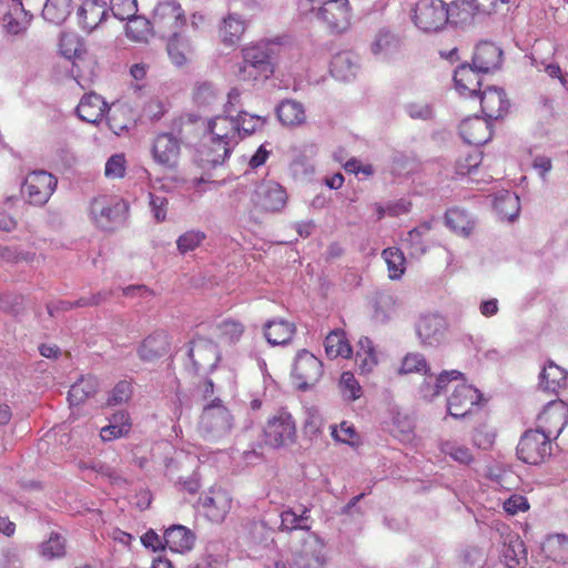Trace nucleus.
<instances>
[{
	"label": "nucleus",
	"instance_id": "nucleus-35",
	"mask_svg": "<svg viewBox=\"0 0 568 568\" xmlns=\"http://www.w3.org/2000/svg\"><path fill=\"white\" fill-rule=\"evenodd\" d=\"M278 120L287 126H296L304 123L306 115L303 105L294 100H285L277 106Z\"/></svg>",
	"mask_w": 568,
	"mask_h": 568
},
{
	"label": "nucleus",
	"instance_id": "nucleus-38",
	"mask_svg": "<svg viewBox=\"0 0 568 568\" xmlns=\"http://www.w3.org/2000/svg\"><path fill=\"white\" fill-rule=\"evenodd\" d=\"M382 257L387 265L388 277L399 280L406 271V257L403 251L398 247H387L383 250Z\"/></svg>",
	"mask_w": 568,
	"mask_h": 568
},
{
	"label": "nucleus",
	"instance_id": "nucleus-14",
	"mask_svg": "<svg viewBox=\"0 0 568 568\" xmlns=\"http://www.w3.org/2000/svg\"><path fill=\"white\" fill-rule=\"evenodd\" d=\"M172 349V336L163 328L154 329L145 336L136 348V354L142 362H155L170 354Z\"/></svg>",
	"mask_w": 568,
	"mask_h": 568
},
{
	"label": "nucleus",
	"instance_id": "nucleus-3",
	"mask_svg": "<svg viewBox=\"0 0 568 568\" xmlns=\"http://www.w3.org/2000/svg\"><path fill=\"white\" fill-rule=\"evenodd\" d=\"M296 437V420L284 407L271 414L262 428L263 443L272 448L286 447L295 443Z\"/></svg>",
	"mask_w": 568,
	"mask_h": 568
},
{
	"label": "nucleus",
	"instance_id": "nucleus-56",
	"mask_svg": "<svg viewBox=\"0 0 568 568\" xmlns=\"http://www.w3.org/2000/svg\"><path fill=\"white\" fill-rule=\"evenodd\" d=\"M65 554L64 539L58 535H52L42 544L41 555L47 559L60 558Z\"/></svg>",
	"mask_w": 568,
	"mask_h": 568
},
{
	"label": "nucleus",
	"instance_id": "nucleus-2",
	"mask_svg": "<svg viewBox=\"0 0 568 568\" xmlns=\"http://www.w3.org/2000/svg\"><path fill=\"white\" fill-rule=\"evenodd\" d=\"M275 71L271 50L266 44L256 43L242 49V62L235 72L239 81L254 83L270 79Z\"/></svg>",
	"mask_w": 568,
	"mask_h": 568
},
{
	"label": "nucleus",
	"instance_id": "nucleus-20",
	"mask_svg": "<svg viewBox=\"0 0 568 568\" xmlns=\"http://www.w3.org/2000/svg\"><path fill=\"white\" fill-rule=\"evenodd\" d=\"M503 63V51L490 41H481L476 45L473 65L481 73L497 70Z\"/></svg>",
	"mask_w": 568,
	"mask_h": 568
},
{
	"label": "nucleus",
	"instance_id": "nucleus-17",
	"mask_svg": "<svg viewBox=\"0 0 568 568\" xmlns=\"http://www.w3.org/2000/svg\"><path fill=\"white\" fill-rule=\"evenodd\" d=\"M481 112L487 119L498 120L504 118L510 109V100L500 87H487L479 91L478 94Z\"/></svg>",
	"mask_w": 568,
	"mask_h": 568
},
{
	"label": "nucleus",
	"instance_id": "nucleus-5",
	"mask_svg": "<svg viewBox=\"0 0 568 568\" xmlns=\"http://www.w3.org/2000/svg\"><path fill=\"white\" fill-rule=\"evenodd\" d=\"M186 23L184 10L181 4L174 0L160 2L154 10L153 28L162 38L168 40L172 37L182 34V29Z\"/></svg>",
	"mask_w": 568,
	"mask_h": 568
},
{
	"label": "nucleus",
	"instance_id": "nucleus-48",
	"mask_svg": "<svg viewBox=\"0 0 568 568\" xmlns=\"http://www.w3.org/2000/svg\"><path fill=\"white\" fill-rule=\"evenodd\" d=\"M331 435L336 442L347 444L352 447L358 446L361 444V437L355 427L353 424L346 420L342 422L338 426H332Z\"/></svg>",
	"mask_w": 568,
	"mask_h": 568
},
{
	"label": "nucleus",
	"instance_id": "nucleus-16",
	"mask_svg": "<svg viewBox=\"0 0 568 568\" xmlns=\"http://www.w3.org/2000/svg\"><path fill=\"white\" fill-rule=\"evenodd\" d=\"M568 423V407L562 400H550L538 415L537 429L547 437H557Z\"/></svg>",
	"mask_w": 568,
	"mask_h": 568
},
{
	"label": "nucleus",
	"instance_id": "nucleus-64",
	"mask_svg": "<svg viewBox=\"0 0 568 568\" xmlns=\"http://www.w3.org/2000/svg\"><path fill=\"white\" fill-rule=\"evenodd\" d=\"M34 253L21 252L16 247L0 245V258L6 262L18 263L21 261L31 262L34 258Z\"/></svg>",
	"mask_w": 568,
	"mask_h": 568
},
{
	"label": "nucleus",
	"instance_id": "nucleus-25",
	"mask_svg": "<svg viewBox=\"0 0 568 568\" xmlns=\"http://www.w3.org/2000/svg\"><path fill=\"white\" fill-rule=\"evenodd\" d=\"M166 51L171 62L176 67H184L195 57V47L184 34L168 40Z\"/></svg>",
	"mask_w": 568,
	"mask_h": 568
},
{
	"label": "nucleus",
	"instance_id": "nucleus-4",
	"mask_svg": "<svg viewBox=\"0 0 568 568\" xmlns=\"http://www.w3.org/2000/svg\"><path fill=\"white\" fill-rule=\"evenodd\" d=\"M287 202L285 189L274 181H263L250 195V214L274 213L281 211Z\"/></svg>",
	"mask_w": 568,
	"mask_h": 568
},
{
	"label": "nucleus",
	"instance_id": "nucleus-43",
	"mask_svg": "<svg viewBox=\"0 0 568 568\" xmlns=\"http://www.w3.org/2000/svg\"><path fill=\"white\" fill-rule=\"evenodd\" d=\"M244 30V21L234 14H230L220 28L221 40L226 45H233L240 41Z\"/></svg>",
	"mask_w": 568,
	"mask_h": 568
},
{
	"label": "nucleus",
	"instance_id": "nucleus-22",
	"mask_svg": "<svg viewBox=\"0 0 568 568\" xmlns=\"http://www.w3.org/2000/svg\"><path fill=\"white\" fill-rule=\"evenodd\" d=\"M479 73V70L469 64H462L455 70L454 82L460 95L473 98L478 94L481 85Z\"/></svg>",
	"mask_w": 568,
	"mask_h": 568
},
{
	"label": "nucleus",
	"instance_id": "nucleus-23",
	"mask_svg": "<svg viewBox=\"0 0 568 568\" xmlns=\"http://www.w3.org/2000/svg\"><path fill=\"white\" fill-rule=\"evenodd\" d=\"M296 333V325L283 318H273L263 326V334L271 345H286Z\"/></svg>",
	"mask_w": 568,
	"mask_h": 568
},
{
	"label": "nucleus",
	"instance_id": "nucleus-18",
	"mask_svg": "<svg viewBox=\"0 0 568 568\" xmlns=\"http://www.w3.org/2000/svg\"><path fill=\"white\" fill-rule=\"evenodd\" d=\"M459 134L466 143L478 146L491 139L493 129L487 119L469 116L462 121Z\"/></svg>",
	"mask_w": 568,
	"mask_h": 568
},
{
	"label": "nucleus",
	"instance_id": "nucleus-24",
	"mask_svg": "<svg viewBox=\"0 0 568 568\" xmlns=\"http://www.w3.org/2000/svg\"><path fill=\"white\" fill-rule=\"evenodd\" d=\"M108 104L104 99L93 92L87 93L77 106V113L82 121L98 123L104 116Z\"/></svg>",
	"mask_w": 568,
	"mask_h": 568
},
{
	"label": "nucleus",
	"instance_id": "nucleus-52",
	"mask_svg": "<svg viewBox=\"0 0 568 568\" xmlns=\"http://www.w3.org/2000/svg\"><path fill=\"white\" fill-rule=\"evenodd\" d=\"M356 364L358 365L362 373H371L377 365V357L374 348L369 345L361 343V348L356 353Z\"/></svg>",
	"mask_w": 568,
	"mask_h": 568
},
{
	"label": "nucleus",
	"instance_id": "nucleus-19",
	"mask_svg": "<svg viewBox=\"0 0 568 568\" xmlns=\"http://www.w3.org/2000/svg\"><path fill=\"white\" fill-rule=\"evenodd\" d=\"M446 320L437 314H427L420 316L416 324V333L424 344H439L446 333Z\"/></svg>",
	"mask_w": 568,
	"mask_h": 568
},
{
	"label": "nucleus",
	"instance_id": "nucleus-50",
	"mask_svg": "<svg viewBox=\"0 0 568 568\" xmlns=\"http://www.w3.org/2000/svg\"><path fill=\"white\" fill-rule=\"evenodd\" d=\"M483 154L477 149H474L471 151L466 152L465 154L459 155L455 163L456 173L459 175H467L471 173L473 170L479 166Z\"/></svg>",
	"mask_w": 568,
	"mask_h": 568
},
{
	"label": "nucleus",
	"instance_id": "nucleus-13",
	"mask_svg": "<svg viewBox=\"0 0 568 568\" xmlns=\"http://www.w3.org/2000/svg\"><path fill=\"white\" fill-rule=\"evenodd\" d=\"M483 399L480 392L467 384L457 385L447 398L448 414L454 418L469 415Z\"/></svg>",
	"mask_w": 568,
	"mask_h": 568
},
{
	"label": "nucleus",
	"instance_id": "nucleus-51",
	"mask_svg": "<svg viewBox=\"0 0 568 568\" xmlns=\"http://www.w3.org/2000/svg\"><path fill=\"white\" fill-rule=\"evenodd\" d=\"M339 388L345 399L354 402L362 396V387L354 374L344 372L339 379Z\"/></svg>",
	"mask_w": 568,
	"mask_h": 568
},
{
	"label": "nucleus",
	"instance_id": "nucleus-41",
	"mask_svg": "<svg viewBox=\"0 0 568 568\" xmlns=\"http://www.w3.org/2000/svg\"><path fill=\"white\" fill-rule=\"evenodd\" d=\"M445 220L449 229L464 236L469 235L474 229V221L469 214L458 207L448 210Z\"/></svg>",
	"mask_w": 568,
	"mask_h": 568
},
{
	"label": "nucleus",
	"instance_id": "nucleus-59",
	"mask_svg": "<svg viewBox=\"0 0 568 568\" xmlns=\"http://www.w3.org/2000/svg\"><path fill=\"white\" fill-rule=\"evenodd\" d=\"M126 170L124 154H114L105 163L104 174L108 179H122Z\"/></svg>",
	"mask_w": 568,
	"mask_h": 568
},
{
	"label": "nucleus",
	"instance_id": "nucleus-62",
	"mask_svg": "<svg viewBox=\"0 0 568 568\" xmlns=\"http://www.w3.org/2000/svg\"><path fill=\"white\" fill-rule=\"evenodd\" d=\"M471 439L478 448L488 449L495 442V433L486 425H481L474 430Z\"/></svg>",
	"mask_w": 568,
	"mask_h": 568
},
{
	"label": "nucleus",
	"instance_id": "nucleus-55",
	"mask_svg": "<svg viewBox=\"0 0 568 568\" xmlns=\"http://www.w3.org/2000/svg\"><path fill=\"white\" fill-rule=\"evenodd\" d=\"M468 7L469 4L465 1H453L449 6L446 4V10L449 14L448 23L455 26L466 23L470 19Z\"/></svg>",
	"mask_w": 568,
	"mask_h": 568
},
{
	"label": "nucleus",
	"instance_id": "nucleus-21",
	"mask_svg": "<svg viewBox=\"0 0 568 568\" xmlns=\"http://www.w3.org/2000/svg\"><path fill=\"white\" fill-rule=\"evenodd\" d=\"M77 17L82 30L90 33L106 17L105 3L98 0H84L77 11Z\"/></svg>",
	"mask_w": 568,
	"mask_h": 568
},
{
	"label": "nucleus",
	"instance_id": "nucleus-28",
	"mask_svg": "<svg viewBox=\"0 0 568 568\" xmlns=\"http://www.w3.org/2000/svg\"><path fill=\"white\" fill-rule=\"evenodd\" d=\"M59 49L64 58L73 60L71 72L75 74V77H79V62L83 61V58L87 54V50L80 39L74 34H62L59 42Z\"/></svg>",
	"mask_w": 568,
	"mask_h": 568
},
{
	"label": "nucleus",
	"instance_id": "nucleus-26",
	"mask_svg": "<svg viewBox=\"0 0 568 568\" xmlns=\"http://www.w3.org/2000/svg\"><path fill=\"white\" fill-rule=\"evenodd\" d=\"M194 539L193 532L181 525L170 527L165 530L163 536L165 548L178 554L191 550L194 545Z\"/></svg>",
	"mask_w": 568,
	"mask_h": 568
},
{
	"label": "nucleus",
	"instance_id": "nucleus-8",
	"mask_svg": "<svg viewBox=\"0 0 568 568\" xmlns=\"http://www.w3.org/2000/svg\"><path fill=\"white\" fill-rule=\"evenodd\" d=\"M197 504L207 520L221 524L232 509L233 498L226 489L213 486L200 496Z\"/></svg>",
	"mask_w": 568,
	"mask_h": 568
},
{
	"label": "nucleus",
	"instance_id": "nucleus-36",
	"mask_svg": "<svg viewBox=\"0 0 568 568\" xmlns=\"http://www.w3.org/2000/svg\"><path fill=\"white\" fill-rule=\"evenodd\" d=\"M231 150V143L212 138L210 144L201 152V160L212 166H216L224 163L230 156Z\"/></svg>",
	"mask_w": 568,
	"mask_h": 568
},
{
	"label": "nucleus",
	"instance_id": "nucleus-44",
	"mask_svg": "<svg viewBox=\"0 0 568 568\" xmlns=\"http://www.w3.org/2000/svg\"><path fill=\"white\" fill-rule=\"evenodd\" d=\"M125 26V34L126 37L135 42H144L148 41L151 36V30L153 23H151L146 18L136 16V13L126 19Z\"/></svg>",
	"mask_w": 568,
	"mask_h": 568
},
{
	"label": "nucleus",
	"instance_id": "nucleus-60",
	"mask_svg": "<svg viewBox=\"0 0 568 568\" xmlns=\"http://www.w3.org/2000/svg\"><path fill=\"white\" fill-rule=\"evenodd\" d=\"M149 197L150 207L155 221L158 223L165 221L169 209V200L166 199V196L150 193Z\"/></svg>",
	"mask_w": 568,
	"mask_h": 568
},
{
	"label": "nucleus",
	"instance_id": "nucleus-61",
	"mask_svg": "<svg viewBox=\"0 0 568 568\" xmlns=\"http://www.w3.org/2000/svg\"><path fill=\"white\" fill-rule=\"evenodd\" d=\"M430 231V225L428 223H424L407 233V237L405 242L408 243L412 247H415L416 252L425 253L426 247L422 241V237Z\"/></svg>",
	"mask_w": 568,
	"mask_h": 568
},
{
	"label": "nucleus",
	"instance_id": "nucleus-6",
	"mask_svg": "<svg viewBox=\"0 0 568 568\" xmlns=\"http://www.w3.org/2000/svg\"><path fill=\"white\" fill-rule=\"evenodd\" d=\"M412 20L424 32L439 31L449 20L446 3L443 0H419L413 8Z\"/></svg>",
	"mask_w": 568,
	"mask_h": 568
},
{
	"label": "nucleus",
	"instance_id": "nucleus-42",
	"mask_svg": "<svg viewBox=\"0 0 568 568\" xmlns=\"http://www.w3.org/2000/svg\"><path fill=\"white\" fill-rule=\"evenodd\" d=\"M116 207L106 197L94 199L91 203V213L95 223L102 229H109L116 215Z\"/></svg>",
	"mask_w": 568,
	"mask_h": 568
},
{
	"label": "nucleus",
	"instance_id": "nucleus-45",
	"mask_svg": "<svg viewBox=\"0 0 568 568\" xmlns=\"http://www.w3.org/2000/svg\"><path fill=\"white\" fill-rule=\"evenodd\" d=\"M503 559L507 568H525L526 554L519 538L509 540L503 549Z\"/></svg>",
	"mask_w": 568,
	"mask_h": 568
},
{
	"label": "nucleus",
	"instance_id": "nucleus-32",
	"mask_svg": "<svg viewBox=\"0 0 568 568\" xmlns=\"http://www.w3.org/2000/svg\"><path fill=\"white\" fill-rule=\"evenodd\" d=\"M98 389V379L94 376H83L70 388L68 399L70 405L78 406L92 397Z\"/></svg>",
	"mask_w": 568,
	"mask_h": 568
},
{
	"label": "nucleus",
	"instance_id": "nucleus-12",
	"mask_svg": "<svg viewBox=\"0 0 568 568\" xmlns=\"http://www.w3.org/2000/svg\"><path fill=\"white\" fill-rule=\"evenodd\" d=\"M317 18L335 33H342L351 27L352 7L348 0H327L317 11Z\"/></svg>",
	"mask_w": 568,
	"mask_h": 568
},
{
	"label": "nucleus",
	"instance_id": "nucleus-7",
	"mask_svg": "<svg viewBox=\"0 0 568 568\" xmlns=\"http://www.w3.org/2000/svg\"><path fill=\"white\" fill-rule=\"evenodd\" d=\"M232 427L233 416L220 399H214L204 407L199 422V429L203 436L217 439L229 434Z\"/></svg>",
	"mask_w": 568,
	"mask_h": 568
},
{
	"label": "nucleus",
	"instance_id": "nucleus-29",
	"mask_svg": "<svg viewBox=\"0 0 568 568\" xmlns=\"http://www.w3.org/2000/svg\"><path fill=\"white\" fill-rule=\"evenodd\" d=\"M106 122L115 135H121L128 132L134 123L132 110L125 104H112L109 108Z\"/></svg>",
	"mask_w": 568,
	"mask_h": 568
},
{
	"label": "nucleus",
	"instance_id": "nucleus-1",
	"mask_svg": "<svg viewBox=\"0 0 568 568\" xmlns=\"http://www.w3.org/2000/svg\"><path fill=\"white\" fill-rule=\"evenodd\" d=\"M327 562L325 541L310 528L302 531L291 561H277L276 568H324Z\"/></svg>",
	"mask_w": 568,
	"mask_h": 568
},
{
	"label": "nucleus",
	"instance_id": "nucleus-58",
	"mask_svg": "<svg viewBox=\"0 0 568 568\" xmlns=\"http://www.w3.org/2000/svg\"><path fill=\"white\" fill-rule=\"evenodd\" d=\"M110 9L115 18L125 20L132 18L138 11L136 0H111Z\"/></svg>",
	"mask_w": 568,
	"mask_h": 568
},
{
	"label": "nucleus",
	"instance_id": "nucleus-57",
	"mask_svg": "<svg viewBox=\"0 0 568 568\" xmlns=\"http://www.w3.org/2000/svg\"><path fill=\"white\" fill-rule=\"evenodd\" d=\"M398 45V39L395 34H393L389 31L381 30L372 43V51L375 54L390 51L393 49H396Z\"/></svg>",
	"mask_w": 568,
	"mask_h": 568
},
{
	"label": "nucleus",
	"instance_id": "nucleus-37",
	"mask_svg": "<svg viewBox=\"0 0 568 568\" xmlns=\"http://www.w3.org/2000/svg\"><path fill=\"white\" fill-rule=\"evenodd\" d=\"M71 9L72 0H47L42 16L53 24H61L70 16Z\"/></svg>",
	"mask_w": 568,
	"mask_h": 568
},
{
	"label": "nucleus",
	"instance_id": "nucleus-47",
	"mask_svg": "<svg viewBox=\"0 0 568 568\" xmlns=\"http://www.w3.org/2000/svg\"><path fill=\"white\" fill-rule=\"evenodd\" d=\"M237 128H239V138L240 136H250L261 130H263L266 119L250 114L247 112H240L235 118Z\"/></svg>",
	"mask_w": 568,
	"mask_h": 568
},
{
	"label": "nucleus",
	"instance_id": "nucleus-15",
	"mask_svg": "<svg viewBox=\"0 0 568 568\" xmlns=\"http://www.w3.org/2000/svg\"><path fill=\"white\" fill-rule=\"evenodd\" d=\"M153 160L169 170H176L181 156V141L172 133H160L152 144Z\"/></svg>",
	"mask_w": 568,
	"mask_h": 568
},
{
	"label": "nucleus",
	"instance_id": "nucleus-10",
	"mask_svg": "<svg viewBox=\"0 0 568 568\" xmlns=\"http://www.w3.org/2000/svg\"><path fill=\"white\" fill-rule=\"evenodd\" d=\"M323 376V363L311 352L302 349L296 354L292 377L298 389L314 386Z\"/></svg>",
	"mask_w": 568,
	"mask_h": 568
},
{
	"label": "nucleus",
	"instance_id": "nucleus-9",
	"mask_svg": "<svg viewBox=\"0 0 568 568\" xmlns=\"http://www.w3.org/2000/svg\"><path fill=\"white\" fill-rule=\"evenodd\" d=\"M551 453L550 438L538 429L527 430L517 445V456L530 465H538Z\"/></svg>",
	"mask_w": 568,
	"mask_h": 568
},
{
	"label": "nucleus",
	"instance_id": "nucleus-11",
	"mask_svg": "<svg viewBox=\"0 0 568 568\" xmlns=\"http://www.w3.org/2000/svg\"><path fill=\"white\" fill-rule=\"evenodd\" d=\"M57 179L47 171H34L27 175L22 192L29 203L33 205L45 204L57 187Z\"/></svg>",
	"mask_w": 568,
	"mask_h": 568
},
{
	"label": "nucleus",
	"instance_id": "nucleus-46",
	"mask_svg": "<svg viewBox=\"0 0 568 568\" xmlns=\"http://www.w3.org/2000/svg\"><path fill=\"white\" fill-rule=\"evenodd\" d=\"M440 450L455 462L463 465H470L474 462V455L466 445L455 440H446L440 444Z\"/></svg>",
	"mask_w": 568,
	"mask_h": 568
},
{
	"label": "nucleus",
	"instance_id": "nucleus-33",
	"mask_svg": "<svg viewBox=\"0 0 568 568\" xmlns=\"http://www.w3.org/2000/svg\"><path fill=\"white\" fill-rule=\"evenodd\" d=\"M131 429V419L128 413L118 412L113 414L110 424L102 427L100 437L104 442H110L125 436Z\"/></svg>",
	"mask_w": 568,
	"mask_h": 568
},
{
	"label": "nucleus",
	"instance_id": "nucleus-31",
	"mask_svg": "<svg viewBox=\"0 0 568 568\" xmlns=\"http://www.w3.org/2000/svg\"><path fill=\"white\" fill-rule=\"evenodd\" d=\"M189 355L196 367H212L217 359L216 346L202 338L193 342Z\"/></svg>",
	"mask_w": 568,
	"mask_h": 568
},
{
	"label": "nucleus",
	"instance_id": "nucleus-63",
	"mask_svg": "<svg viewBox=\"0 0 568 568\" xmlns=\"http://www.w3.org/2000/svg\"><path fill=\"white\" fill-rule=\"evenodd\" d=\"M132 394V385L128 381H120L112 389L108 398L109 405H119L126 402Z\"/></svg>",
	"mask_w": 568,
	"mask_h": 568
},
{
	"label": "nucleus",
	"instance_id": "nucleus-39",
	"mask_svg": "<svg viewBox=\"0 0 568 568\" xmlns=\"http://www.w3.org/2000/svg\"><path fill=\"white\" fill-rule=\"evenodd\" d=\"M325 352L331 358H348L352 355V347L343 332L333 331L325 338Z\"/></svg>",
	"mask_w": 568,
	"mask_h": 568
},
{
	"label": "nucleus",
	"instance_id": "nucleus-49",
	"mask_svg": "<svg viewBox=\"0 0 568 568\" xmlns=\"http://www.w3.org/2000/svg\"><path fill=\"white\" fill-rule=\"evenodd\" d=\"M206 239V235L202 231L190 230L180 235L176 240L178 251L184 255L189 252H193L196 250L203 241Z\"/></svg>",
	"mask_w": 568,
	"mask_h": 568
},
{
	"label": "nucleus",
	"instance_id": "nucleus-34",
	"mask_svg": "<svg viewBox=\"0 0 568 568\" xmlns=\"http://www.w3.org/2000/svg\"><path fill=\"white\" fill-rule=\"evenodd\" d=\"M355 68L356 65L353 53L349 51H342L333 57L329 71L335 79L348 81L355 75Z\"/></svg>",
	"mask_w": 568,
	"mask_h": 568
},
{
	"label": "nucleus",
	"instance_id": "nucleus-54",
	"mask_svg": "<svg viewBox=\"0 0 568 568\" xmlns=\"http://www.w3.org/2000/svg\"><path fill=\"white\" fill-rule=\"evenodd\" d=\"M308 509H304L301 515H296L292 509L284 510L281 514V529L292 531L294 529L306 530L308 527L302 526V521L308 519Z\"/></svg>",
	"mask_w": 568,
	"mask_h": 568
},
{
	"label": "nucleus",
	"instance_id": "nucleus-30",
	"mask_svg": "<svg viewBox=\"0 0 568 568\" xmlns=\"http://www.w3.org/2000/svg\"><path fill=\"white\" fill-rule=\"evenodd\" d=\"M212 138L231 144L237 143L239 128L235 118L216 116L209 124Z\"/></svg>",
	"mask_w": 568,
	"mask_h": 568
},
{
	"label": "nucleus",
	"instance_id": "nucleus-53",
	"mask_svg": "<svg viewBox=\"0 0 568 568\" xmlns=\"http://www.w3.org/2000/svg\"><path fill=\"white\" fill-rule=\"evenodd\" d=\"M427 362L424 355L418 353H409L407 354L403 362L399 372L403 374H412V373H424L428 372Z\"/></svg>",
	"mask_w": 568,
	"mask_h": 568
},
{
	"label": "nucleus",
	"instance_id": "nucleus-40",
	"mask_svg": "<svg viewBox=\"0 0 568 568\" xmlns=\"http://www.w3.org/2000/svg\"><path fill=\"white\" fill-rule=\"evenodd\" d=\"M217 336L226 344L234 345L239 343L245 332V326L241 321L234 318H224L217 325Z\"/></svg>",
	"mask_w": 568,
	"mask_h": 568
},
{
	"label": "nucleus",
	"instance_id": "nucleus-27",
	"mask_svg": "<svg viewBox=\"0 0 568 568\" xmlns=\"http://www.w3.org/2000/svg\"><path fill=\"white\" fill-rule=\"evenodd\" d=\"M567 375L566 369L549 361L539 375V386L546 392L557 393L565 387Z\"/></svg>",
	"mask_w": 568,
	"mask_h": 568
}]
</instances>
